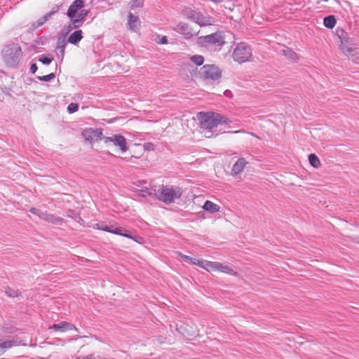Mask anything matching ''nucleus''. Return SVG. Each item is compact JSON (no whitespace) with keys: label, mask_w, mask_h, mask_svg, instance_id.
<instances>
[{"label":"nucleus","mask_w":359,"mask_h":359,"mask_svg":"<svg viewBox=\"0 0 359 359\" xmlns=\"http://www.w3.org/2000/svg\"><path fill=\"white\" fill-rule=\"evenodd\" d=\"M20 344V341H18V338L6 341L0 340V355H3L6 349H8L13 346H18Z\"/></svg>","instance_id":"2eb2a0df"},{"label":"nucleus","mask_w":359,"mask_h":359,"mask_svg":"<svg viewBox=\"0 0 359 359\" xmlns=\"http://www.w3.org/2000/svg\"><path fill=\"white\" fill-rule=\"evenodd\" d=\"M176 253L178 255V257H181L184 262H192V259H193L192 257H191L188 255H184L180 252H177Z\"/></svg>","instance_id":"a19ab883"},{"label":"nucleus","mask_w":359,"mask_h":359,"mask_svg":"<svg viewBox=\"0 0 359 359\" xmlns=\"http://www.w3.org/2000/svg\"><path fill=\"white\" fill-rule=\"evenodd\" d=\"M40 218L52 223L53 224H62L63 222V219L60 217H55L52 214H48L47 212H41V215H40Z\"/></svg>","instance_id":"dca6fc26"},{"label":"nucleus","mask_w":359,"mask_h":359,"mask_svg":"<svg viewBox=\"0 0 359 359\" xmlns=\"http://www.w3.org/2000/svg\"><path fill=\"white\" fill-rule=\"evenodd\" d=\"M203 263V266H202V268L205 269L207 271H217V266L218 262H210L205 260Z\"/></svg>","instance_id":"cd10ccee"},{"label":"nucleus","mask_w":359,"mask_h":359,"mask_svg":"<svg viewBox=\"0 0 359 359\" xmlns=\"http://www.w3.org/2000/svg\"><path fill=\"white\" fill-rule=\"evenodd\" d=\"M142 192L146 193L147 196L156 197V198L158 200V193L160 192V187L158 189H156L155 187L146 188L145 189H142Z\"/></svg>","instance_id":"c756f323"},{"label":"nucleus","mask_w":359,"mask_h":359,"mask_svg":"<svg viewBox=\"0 0 359 359\" xmlns=\"http://www.w3.org/2000/svg\"><path fill=\"white\" fill-rule=\"evenodd\" d=\"M50 18L48 16L47 14L44 15L43 17L39 18L36 22H34L31 27L30 29L34 30L39 27L42 26L46 22H47Z\"/></svg>","instance_id":"a878e982"},{"label":"nucleus","mask_w":359,"mask_h":359,"mask_svg":"<svg viewBox=\"0 0 359 359\" xmlns=\"http://www.w3.org/2000/svg\"><path fill=\"white\" fill-rule=\"evenodd\" d=\"M194 22L198 24L201 27L206 26L212 24L211 18L203 15L201 13L198 12Z\"/></svg>","instance_id":"a211bd4d"},{"label":"nucleus","mask_w":359,"mask_h":359,"mask_svg":"<svg viewBox=\"0 0 359 359\" xmlns=\"http://www.w3.org/2000/svg\"><path fill=\"white\" fill-rule=\"evenodd\" d=\"M341 49L343 52L350 53L353 51L352 48L346 46V45L342 46Z\"/></svg>","instance_id":"a18cd8bd"},{"label":"nucleus","mask_w":359,"mask_h":359,"mask_svg":"<svg viewBox=\"0 0 359 359\" xmlns=\"http://www.w3.org/2000/svg\"><path fill=\"white\" fill-rule=\"evenodd\" d=\"M82 135L85 138L86 140L92 142L93 140L96 141L103 140L104 137L102 133V130L101 128L93 129L91 128H86L82 132Z\"/></svg>","instance_id":"1a4fd4ad"},{"label":"nucleus","mask_w":359,"mask_h":359,"mask_svg":"<svg viewBox=\"0 0 359 359\" xmlns=\"http://www.w3.org/2000/svg\"><path fill=\"white\" fill-rule=\"evenodd\" d=\"M79 109V104L76 103H71L67 107V111L69 114L74 113Z\"/></svg>","instance_id":"c9c22d12"},{"label":"nucleus","mask_w":359,"mask_h":359,"mask_svg":"<svg viewBox=\"0 0 359 359\" xmlns=\"http://www.w3.org/2000/svg\"><path fill=\"white\" fill-rule=\"evenodd\" d=\"M53 60V57H50L49 55H42L39 58V61L46 65H50Z\"/></svg>","instance_id":"473e14b6"},{"label":"nucleus","mask_w":359,"mask_h":359,"mask_svg":"<svg viewBox=\"0 0 359 359\" xmlns=\"http://www.w3.org/2000/svg\"><path fill=\"white\" fill-rule=\"evenodd\" d=\"M60 6L59 5H56L54 7L52 8V9L48 12L46 14L48 15V16L50 18L53 15H55V13H57L59 10H60Z\"/></svg>","instance_id":"58836bf2"},{"label":"nucleus","mask_w":359,"mask_h":359,"mask_svg":"<svg viewBox=\"0 0 359 359\" xmlns=\"http://www.w3.org/2000/svg\"><path fill=\"white\" fill-rule=\"evenodd\" d=\"M144 149L147 151H154L155 149V144L152 142H146L143 145Z\"/></svg>","instance_id":"ea45409f"},{"label":"nucleus","mask_w":359,"mask_h":359,"mask_svg":"<svg viewBox=\"0 0 359 359\" xmlns=\"http://www.w3.org/2000/svg\"><path fill=\"white\" fill-rule=\"evenodd\" d=\"M50 329L62 332L72 330H77V328L74 325L65 321L60 322L57 324H53L51 327H50Z\"/></svg>","instance_id":"ddd939ff"},{"label":"nucleus","mask_w":359,"mask_h":359,"mask_svg":"<svg viewBox=\"0 0 359 359\" xmlns=\"http://www.w3.org/2000/svg\"><path fill=\"white\" fill-rule=\"evenodd\" d=\"M224 43V38L221 32H215L209 35L201 36L197 39V44L206 48L222 46Z\"/></svg>","instance_id":"39448f33"},{"label":"nucleus","mask_w":359,"mask_h":359,"mask_svg":"<svg viewBox=\"0 0 359 359\" xmlns=\"http://www.w3.org/2000/svg\"><path fill=\"white\" fill-rule=\"evenodd\" d=\"M83 39V32L81 29L76 30L71 34L67 39V42L74 45H76Z\"/></svg>","instance_id":"f3484780"},{"label":"nucleus","mask_w":359,"mask_h":359,"mask_svg":"<svg viewBox=\"0 0 359 359\" xmlns=\"http://www.w3.org/2000/svg\"><path fill=\"white\" fill-rule=\"evenodd\" d=\"M81 27L79 24L78 23H76L74 22V18H73L72 20H70V22L67 25H65L63 29H62V32L65 34H67L68 33H69L71 31H72L73 29H76V28H79Z\"/></svg>","instance_id":"bb28decb"},{"label":"nucleus","mask_w":359,"mask_h":359,"mask_svg":"<svg viewBox=\"0 0 359 359\" xmlns=\"http://www.w3.org/2000/svg\"><path fill=\"white\" fill-rule=\"evenodd\" d=\"M55 77V73H50L48 75L38 76L37 79L41 81H50Z\"/></svg>","instance_id":"f704fd0d"},{"label":"nucleus","mask_w":359,"mask_h":359,"mask_svg":"<svg viewBox=\"0 0 359 359\" xmlns=\"http://www.w3.org/2000/svg\"><path fill=\"white\" fill-rule=\"evenodd\" d=\"M88 13H89L88 10L81 8L80 10V12L79 13L78 16L74 17V22L76 23L79 24L81 26H82V25H83L86 18L88 16Z\"/></svg>","instance_id":"5701e85b"},{"label":"nucleus","mask_w":359,"mask_h":359,"mask_svg":"<svg viewBox=\"0 0 359 359\" xmlns=\"http://www.w3.org/2000/svg\"><path fill=\"white\" fill-rule=\"evenodd\" d=\"M337 34L339 36V38L340 39V40L341 39H344V37L345 36H346V33L344 32V30L343 29H341V28L337 29Z\"/></svg>","instance_id":"79ce46f5"},{"label":"nucleus","mask_w":359,"mask_h":359,"mask_svg":"<svg viewBox=\"0 0 359 359\" xmlns=\"http://www.w3.org/2000/svg\"><path fill=\"white\" fill-rule=\"evenodd\" d=\"M60 6L59 5H56L54 7L52 8V9L48 12L46 14L48 15V16L50 18L53 15H55V13H57L59 10H60Z\"/></svg>","instance_id":"4c0bfd02"},{"label":"nucleus","mask_w":359,"mask_h":359,"mask_svg":"<svg viewBox=\"0 0 359 359\" xmlns=\"http://www.w3.org/2000/svg\"><path fill=\"white\" fill-rule=\"evenodd\" d=\"M2 55L7 65L16 67L22 55L21 48L18 43L9 44L3 49Z\"/></svg>","instance_id":"7ed1b4c3"},{"label":"nucleus","mask_w":359,"mask_h":359,"mask_svg":"<svg viewBox=\"0 0 359 359\" xmlns=\"http://www.w3.org/2000/svg\"><path fill=\"white\" fill-rule=\"evenodd\" d=\"M341 46L348 44V45H353L354 43L353 41V39L351 38L347 37L345 36L344 39H341Z\"/></svg>","instance_id":"e433bc0d"},{"label":"nucleus","mask_w":359,"mask_h":359,"mask_svg":"<svg viewBox=\"0 0 359 359\" xmlns=\"http://www.w3.org/2000/svg\"><path fill=\"white\" fill-rule=\"evenodd\" d=\"M84 6L83 0H75L69 7L67 15L69 20H72L76 16L77 12Z\"/></svg>","instance_id":"9d476101"},{"label":"nucleus","mask_w":359,"mask_h":359,"mask_svg":"<svg viewBox=\"0 0 359 359\" xmlns=\"http://www.w3.org/2000/svg\"><path fill=\"white\" fill-rule=\"evenodd\" d=\"M204 259H197L196 258H193L191 263L202 268V266H203V263L202 262H204Z\"/></svg>","instance_id":"37998d69"},{"label":"nucleus","mask_w":359,"mask_h":359,"mask_svg":"<svg viewBox=\"0 0 359 359\" xmlns=\"http://www.w3.org/2000/svg\"><path fill=\"white\" fill-rule=\"evenodd\" d=\"M159 43L160 44H166L168 43V39H167V37L163 36L160 39V41H159Z\"/></svg>","instance_id":"de8ad7c7"},{"label":"nucleus","mask_w":359,"mask_h":359,"mask_svg":"<svg viewBox=\"0 0 359 359\" xmlns=\"http://www.w3.org/2000/svg\"><path fill=\"white\" fill-rule=\"evenodd\" d=\"M175 30L182 34L186 39H189L194 36L189 25L184 22H180Z\"/></svg>","instance_id":"9b49d317"},{"label":"nucleus","mask_w":359,"mask_h":359,"mask_svg":"<svg viewBox=\"0 0 359 359\" xmlns=\"http://www.w3.org/2000/svg\"><path fill=\"white\" fill-rule=\"evenodd\" d=\"M217 271H219L221 272H223V273H227L229 275H232L234 276H238V273L236 271H233V269L231 267H230L229 266H227V265H224L223 264H222L220 262H218Z\"/></svg>","instance_id":"412c9836"},{"label":"nucleus","mask_w":359,"mask_h":359,"mask_svg":"<svg viewBox=\"0 0 359 359\" xmlns=\"http://www.w3.org/2000/svg\"><path fill=\"white\" fill-rule=\"evenodd\" d=\"M144 0H132L130 3V6L131 9L135 8H141L144 5Z\"/></svg>","instance_id":"72a5a7b5"},{"label":"nucleus","mask_w":359,"mask_h":359,"mask_svg":"<svg viewBox=\"0 0 359 359\" xmlns=\"http://www.w3.org/2000/svg\"><path fill=\"white\" fill-rule=\"evenodd\" d=\"M203 208L211 213H215L219 210V206L210 201H206Z\"/></svg>","instance_id":"aec40b11"},{"label":"nucleus","mask_w":359,"mask_h":359,"mask_svg":"<svg viewBox=\"0 0 359 359\" xmlns=\"http://www.w3.org/2000/svg\"><path fill=\"white\" fill-rule=\"evenodd\" d=\"M4 291L6 294L11 298L13 297H18L21 296V292L18 290H15L13 288H11L8 286H6L4 287Z\"/></svg>","instance_id":"c85d7f7f"},{"label":"nucleus","mask_w":359,"mask_h":359,"mask_svg":"<svg viewBox=\"0 0 359 359\" xmlns=\"http://www.w3.org/2000/svg\"><path fill=\"white\" fill-rule=\"evenodd\" d=\"M247 164L248 162L244 158H238V160L233 164L232 167L231 173L233 175H237L241 173Z\"/></svg>","instance_id":"4468645a"},{"label":"nucleus","mask_w":359,"mask_h":359,"mask_svg":"<svg viewBox=\"0 0 359 359\" xmlns=\"http://www.w3.org/2000/svg\"><path fill=\"white\" fill-rule=\"evenodd\" d=\"M29 212L34 214V215H38L39 217H40V215H41V211L36 208H32L30 210H29Z\"/></svg>","instance_id":"c03bdc74"},{"label":"nucleus","mask_w":359,"mask_h":359,"mask_svg":"<svg viewBox=\"0 0 359 359\" xmlns=\"http://www.w3.org/2000/svg\"><path fill=\"white\" fill-rule=\"evenodd\" d=\"M198 119L202 128L212 130L219 124H227L231 121L218 113L200 112Z\"/></svg>","instance_id":"f257e3e1"},{"label":"nucleus","mask_w":359,"mask_h":359,"mask_svg":"<svg viewBox=\"0 0 359 359\" xmlns=\"http://www.w3.org/2000/svg\"><path fill=\"white\" fill-rule=\"evenodd\" d=\"M38 69V67L36 65V64L35 63H33L31 65V67H30V72L32 73V74H35L36 72L37 71Z\"/></svg>","instance_id":"49530a36"},{"label":"nucleus","mask_w":359,"mask_h":359,"mask_svg":"<svg viewBox=\"0 0 359 359\" xmlns=\"http://www.w3.org/2000/svg\"><path fill=\"white\" fill-rule=\"evenodd\" d=\"M198 12L190 8H186L182 11L183 15L187 18V19L191 20V21H194L196 19V17Z\"/></svg>","instance_id":"393cba45"},{"label":"nucleus","mask_w":359,"mask_h":359,"mask_svg":"<svg viewBox=\"0 0 359 359\" xmlns=\"http://www.w3.org/2000/svg\"><path fill=\"white\" fill-rule=\"evenodd\" d=\"M182 189L179 187L168 185H161L158 193V201L169 205L175 202L176 199L181 197Z\"/></svg>","instance_id":"f03ea898"},{"label":"nucleus","mask_w":359,"mask_h":359,"mask_svg":"<svg viewBox=\"0 0 359 359\" xmlns=\"http://www.w3.org/2000/svg\"><path fill=\"white\" fill-rule=\"evenodd\" d=\"M198 75L205 80L217 81L221 78L222 71L215 65H205L200 69Z\"/></svg>","instance_id":"423d86ee"},{"label":"nucleus","mask_w":359,"mask_h":359,"mask_svg":"<svg viewBox=\"0 0 359 359\" xmlns=\"http://www.w3.org/2000/svg\"><path fill=\"white\" fill-rule=\"evenodd\" d=\"M337 23V20L334 15H328L324 18L323 25L328 29H332Z\"/></svg>","instance_id":"b1692460"},{"label":"nucleus","mask_w":359,"mask_h":359,"mask_svg":"<svg viewBox=\"0 0 359 359\" xmlns=\"http://www.w3.org/2000/svg\"><path fill=\"white\" fill-rule=\"evenodd\" d=\"M96 226L98 229L130 238L138 243H142L144 241V238L142 237L133 236L130 231H128L123 227H117L114 224H107L104 222L98 223Z\"/></svg>","instance_id":"20e7f679"},{"label":"nucleus","mask_w":359,"mask_h":359,"mask_svg":"<svg viewBox=\"0 0 359 359\" xmlns=\"http://www.w3.org/2000/svg\"><path fill=\"white\" fill-rule=\"evenodd\" d=\"M190 60L194 64H195L198 66H201L204 62V57H203V56H202L201 55H194L190 57Z\"/></svg>","instance_id":"2f4dec72"},{"label":"nucleus","mask_w":359,"mask_h":359,"mask_svg":"<svg viewBox=\"0 0 359 359\" xmlns=\"http://www.w3.org/2000/svg\"><path fill=\"white\" fill-rule=\"evenodd\" d=\"M140 20L137 16H135L133 13H129L128 25L132 31H136L138 28Z\"/></svg>","instance_id":"6ab92c4d"},{"label":"nucleus","mask_w":359,"mask_h":359,"mask_svg":"<svg viewBox=\"0 0 359 359\" xmlns=\"http://www.w3.org/2000/svg\"><path fill=\"white\" fill-rule=\"evenodd\" d=\"M252 51L250 46L245 43H240L235 48L233 53V57L235 61L239 63L245 62L251 57Z\"/></svg>","instance_id":"0eeeda50"},{"label":"nucleus","mask_w":359,"mask_h":359,"mask_svg":"<svg viewBox=\"0 0 359 359\" xmlns=\"http://www.w3.org/2000/svg\"><path fill=\"white\" fill-rule=\"evenodd\" d=\"M224 95L226 96V97H232V93L231 90H226L224 92Z\"/></svg>","instance_id":"09e8293b"},{"label":"nucleus","mask_w":359,"mask_h":359,"mask_svg":"<svg viewBox=\"0 0 359 359\" xmlns=\"http://www.w3.org/2000/svg\"><path fill=\"white\" fill-rule=\"evenodd\" d=\"M280 52L285 55L286 57L296 60L298 59L297 55L295 52H294L291 48L284 46L281 50H280Z\"/></svg>","instance_id":"4be33fe9"},{"label":"nucleus","mask_w":359,"mask_h":359,"mask_svg":"<svg viewBox=\"0 0 359 359\" xmlns=\"http://www.w3.org/2000/svg\"><path fill=\"white\" fill-rule=\"evenodd\" d=\"M67 43V41L65 39V36H60L57 39V47L56 49L58 51L57 55L58 57L60 58V60L62 61L64 56H65V48Z\"/></svg>","instance_id":"f8f14e48"},{"label":"nucleus","mask_w":359,"mask_h":359,"mask_svg":"<svg viewBox=\"0 0 359 359\" xmlns=\"http://www.w3.org/2000/svg\"><path fill=\"white\" fill-rule=\"evenodd\" d=\"M104 142H112L114 145L118 147L122 153L128 151V147L127 145L126 139L121 134H115L111 137L104 138Z\"/></svg>","instance_id":"6e6552de"},{"label":"nucleus","mask_w":359,"mask_h":359,"mask_svg":"<svg viewBox=\"0 0 359 359\" xmlns=\"http://www.w3.org/2000/svg\"><path fill=\"white\" fill-rule=\"evenodd\" d=\"M309 163L314 168H318L320 165V161L318 156L314 154L309 155Z\"/></svg>","instance_id":"7c9ffc66"}]
</instances>
